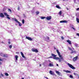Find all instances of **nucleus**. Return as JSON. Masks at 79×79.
<instances>
[{"label":"nucleus","mask_w":79,"mask_h":79,"mask_svg":"<svg viewBox=\"0 0 79 79\" xmlns=\"http://www.w3.org/2000/svg\"><path fill=\"white\" fill-rule=\"evenodd\" d=\"M77 76L78 77V79H79V75L78 74V75H77Z\"/></svg>","instance_id":"nucleus-47"},{"label":"nucleus","mask_w":79,"mask_h":79,"mask_svg":"<svg viewBox=\"0 0 79 79\" xmlns=\"http://www.w3.org/2000/svg\"><path fill=\"white\" fill-rule=\"evenodd\" d=\"M77 58H78V56H77L76 57H74L73 59V61H75L77 60Z\"/></svg>","instance_id":"nucleus-6"},{"label":"nucleus","mask_w":79,"mask_h":79,"mask_svg":"<svg viewBox=\"0 0 79 79\" xmlns=\"http://www.w3.org/2000/svg\"><path fill=\"white\" fill-rule=\"evenodd\" d=\"M0 61H3V60L0 58Z\"/></svg>","instance_id":"nucleus-50"},{"label":"nucleus","mask_w":79,"mask_h":79,"mask_svg":"<svg viewBox=\"0 0 79 79\" xmlns=\"http://www.w3.org/2000/svg\"><path fill=\"white\" fill-rule=\"evenodd\" d=\"M58 74V75H59V76H60V75H61V73L59 72Z\"/></svg>","instance_id":"nucleus-37"},{"label":"nucleus","mask_w":79,"mask_h":79,"mask_svg":"<svg viewBox=\"0 0 79 79\" xmlns=\"http://www.w3.org/2000/svg\"><path fill=\"white\" fill-rule=\"evenodd\" d=\"M20 53L23 58H26V57H25V56H24V54H23V52H21Z\"/></svg>","instance_id":"nucleus-9"},{"label":"nucleus","mask_w":79,"mask_h":79,"mask_svg":"<svg viewBox=\"0 0 79 79\" xmlns=\"http://www.w3.org/2000/svg\"><path fill=\"white\" fill-rule=\"evenodd\" d=\"M78 10H79V8H77L76 9L77 11H78Z\"/></svg>","instance_id":"nucleus-38"},{"label":"nucleus","mask_w":79,"mask_h":79,"mask_svg":"<svg viewBox=\"0 0 79 79\" xmlns=\"http://www.w3.org/2000/svg\"><path fill=\"white\" fill-rule=\"evenodd\" d=\"M56 73H57V74H58L60 72H59L58 71H56Z\"/></svg>","instance_id":"nucleus-36"},{"label":"nucleus","mask_w":79,"mask_h":79,"mask_svg":"<svg viewBox=\"0 0 79 79\" xmlns=\"http://www.w3.org/2000/svg\"><path fill=\"white\" fill-rule=\"evenodd\" d=\"M47 58L48 59V58H52V56H50L49 57H48Z\"/></svg>","instance_id":"nucleus-33"},{"label":"nucleus","mask_w":79,"mask_h":79,"mask_svg":"<svg viewBox=\"0 0 79 79\" xmlns=\"http://www.w3.org/2000/svg\"><path fill=\"white\" fill-rule=\"evenodd\" d=\"M22 23L23 24H24V19L22 20Z\"/></svg>","instance_id":"nucleus-28"},{"label":"nucleus","mask_w":79,"mask_h":79,"mask_svg":"<svg viewBox=\"0 0 79 79\" xmlns=\"http://www.w3.org/2000/svg\"><path fill=\"white\" fill-rule=\"evenodd\" d=\"M32 52H36V53H38V50L37 49H34V48H32Z\"/></svg>","instance_id":"nucleus-7"},{"label":"nucleus","mask_w":79,"mask_h":79,"mask_svg":"<svg viewBox=\"0 0 79 79\" xmlns=\"http://www.w3.org/2000/svg\"><path fill=\"white\" fill-rule=\"evenodd\" d=\"M8 44H11V42H10V41H9L8 42Z\"/></svg>","instance_id":"nucleus-41"},{"label":"nucleus","mask_w":79,"mask_h":79,"mask_svg":"<svg viewBox=\"0 0 79 79\" xmlns=\"http://www.w3.org/2000/svg\"><path fill=\"white\" fill-rule=\"evenodd\" d=\"M23 15L24 16V17H26V15H25V14H23Z\"/></svg>","instance_id":"nucleus-46"},{"label":"nucleus","mask_w":79,"mask_h":79,"mask_svg":"<svg viewBox=\"0 0 79 79\" xmlns=\"http://www.w3.org/2000/svg\"><path fill=\"white\" fill-rule=\"evenodd\" d=\"M72 29H73V30H75V28H74V27H72Z\"/></svg>","instance_id":"nucleus-42"},{"label":"nucleus","mask_w":79,"mask_h":79,"mask_svg":"<svg viewBox=\"0 0 79 79\" xmlns=\"http://www.w3.org/2000/svg\"><path fill=\"white\" fill-rule=\"evenodd\" d=\"M48 66H50V67H53L54 66L53 64L52 63H49Z\"/></svg>","instance_id":"nucleus-12"},{"label":"nucleus","mask_w":79,"mask_h":79,"mask_svg":"<svg viewBox=\"0 0 79 79\" xmlns=\"http://www.w3.org/2000/svg\"><path fill=\"white\" fill-rule=\"evenodd\" d=\"M69 49L70 50H71L72 51H73V50H72V49L70 47H68Z\"/></svg>","instance_id":"nucleus-26"},{"label":"nucleus","mask_w":79,"mask_h":79,"mask_svg":"<svg viewBox=\"0 0 79 79\" xmlns=\"http://www.w3.org/2000/svg\"><path fill=\"white\" fill-rule=\"evenodd\" d=\"M26 39H28V40H30V41H32V38H30L29 36H26Z\"/></svg>","instance_id":"nucleus-5"},{"label":"nucleus","mask_w":79,"mask_h":79,"mask_svg":"<svg viewBox=\"0 0 79 79\" xmlns=\"http://www.w3.org/2000/svg\"><path fill=\"white\" fill-rule=\"evenodd\" d=\"M18 10H19V7H18Z\"/></svg>","instance_id":"nucleus-44"},{"label":"nucleus","mask_w":79,"mask_h":79,"mask_svg":"<svg viewBox=\"0 0 79 79\" xmlns=\"http://www.w3.org/2000/svg\"><path fill=\"white\" fill-rule=\"evenodd\" d=\"M2 44H3V43H4V42L3 41H2L1 42Z\"/></svg>","instance_id":"nucleus-48"},{"label":"nucleus","mask_w":79,"mask_h":79,"mask_svg":"<svg viewBox=\"0 0 79 79\" xmlns=\"http://www.w3.org/2000/svg\"><path fill=\"white\" fill-rule=\"evenodd\" d=\"M48 24H52V23H50V22H48Z\"/></svg>","instance_id":"nucleus-45"},{"label":"nucleus","mask_w":79,"mask_h":79,"mask_svg":"<svg viewBox=\"0 0 79 79\" xmlns=\"http://www.w3.org/2000/svg\"><path fill=\"white\" fill-rule=\"evenodd\" d=\"M15 58L16 60L17 61L18 60V55H15Z\"/></svg>","instance_id":"nucleus-15"},{"label":"nucleus","mask_w":79,"mask_h":79,"mask_svg":"<svg viewBox=\"0 0 79 79\" xmlns=\"http://www.w3.org/2000/svg\"><path fill=\"white\" fill-rule=\"evenodd\" d=\"M64 0H63L64 1Z\"/></svg>","instance_id":"nucleus-57"},{"label":"nucleus","mask_w":79,"mask_h":79,"mask_svg":"<svg viewBox=\"0 0 79 79\" xmlns=\"http://www.w3.org/2000/svg\"><path fill=\"white\" fill-rule=\"evenodd\" d=\"M21 79H24V78H21Z\"/></svg>","instance_id":"nucleus-55"},{"label":"nucleus","mask_w":79,"mask_h":79,"mask_svg":"<svg viewBox=\"0 0 79 79\" xmlns=\"http://www.w3.org/2000/svg\"><path fill=\"white\" fill-rule=\"evenodd\" d=\"M8 11H10V12H11V10L10 9H8Z\"/></svg>","instance_id":"nucleus-30"},{"label":"nucleus","mask_w":79,"mask_h":79,"mask_svg":"<svg viewBox=\"0 0 79 79\" xmlns=\"http://www.w3.org/2000/svg\"><path fill=\"white\" fill-rule=\"evenodd\" d=\"M77 23H79V19H78V18H77Z\"/></svg>","instance_id":"nucleus-22"},{"label":"nucleus","mask_w":79,"mask_h":79,"mask_svg":"<svg viewBox=\"0 0 79 79\" xmlns=\"http://www.w3.org/2000/svg\"><path fill=\"white\" fill-rule=\"evenodd\" d=\"M1 76H2V77H3V76H4V75H3L2 74V73H1Z\"/></svg>","instance_id":"nucleus-34"},{"label":"nucleus","mask_w":79,"mask_h":79,"mask_svg":"<svg viewBox=\"0 0 79 79\" xmlns=\"http://www.w3.org/2000/svg\"><path fill=\"white\" fill-rule=\"evenodd\" d=\"M67 42H68V43H69V44L70 45H71L72 43H71V41L69 40H67Z\"/></svg>","instance_id":"nucleus-11"},{"label":"nucleus","mask_w":79,"mask_h":79,"mask_svg":"<svg viewBox=\"0 0 79 79\" xmlns=\"http://www.w3.org/2000/svg\"><path fill=\"white\" fill-rule=\"evenodd\" d=\"M6 18L8 19H10V17H7Z\"/></svg>","instance_id":"nucleus-35"},{"label":"nucleus","mask_w":79,"mask_h":79,"mask_svg":"<svg viewBox=\"0 0 79 79\" xmlns=\"http://www.w3.org/2000/svg\"><path fill=\"white\" fill-rule=\"evenodd\" d=\"M0 78H1V76H0Z\"/></svg>","instance_id":"nucleus-56"},{"label":"nucleus","mask_w":79,"mask_h":79,"mask_svg":"<svg viewBox=\"0 0 79 79\" xmlns=\"http://www.w3.org/2000/svg\"><path fill=\"white\" fill-rule=\"evenodd\" d=\"M72 51V52H71V54H72V53H76V51Z\"/></svg>","instance_id":"nucleus-16"},{"label":"nucleus","mask_w":79,"mask_h":79,"mask_svg":"<svg viewBox=\"0 0 79 79\" xmlns=\"http://www.w3.org/2000/svg\"><path fill=\"white\" fill-rule=\"evenodd\" d=\"M9 48H12V46H11V45H10L9 46Z\"/></svg>","instance_id":"nucleus-31"},{"label":"nucleus","mask_w":79,"mask_h":79,"mask_svg":"<svg viewBox=\"0 0 79 79\" xmlns=\"http://www.w3.org/2000/svg\"><path fill=\"white\" fill-rule=\"evenodd\" d=\"M40 64V66H41V64Z\"/></svg>","instance_id":"nucleus-54"},{"label":"nucleus","mask_w":79,"mask_h":79,"mask_svg":"<svg viewBox=\"0 0 79 79\" xmlns=\"http://www.w3.org/2000/svg\"><path fill=\"white\" fill-rule=\"evenodd\" d=\"M56 51L57 52V53L59 56L60 58L59 57H56V55H55L53 53L51 54V55L52 56H53V59H54V60H58L59 61V62H61V60H64V59L63 58V57L61 55V54H60V52H59V51H58V50L57 49L56 50Z\"/></svg>","instance_id":"nucleus-1"},{"label":"nucleus","mask_w":79,"mask_h":79,"mask_svg":"<svg viewBox=\"0 0 79 79\" xmlns=\"http://www.w3.org/2000/svg\"><path fill=\"white\" fill-rule=\"evenodd\" d=\"M49 73L51 74V75H54V73L52 72V71L51 70H50L49 72Z\"/></svg>","instance_id":"nucleus-14"},{"label":"nucleus","mask_w":79,"mask_h":79,"mask_svg":"<svg viewBox=\"0 0 79 79\" xmlns=\"http://www.w3.org/2000/svg\"><path fill=\"white\" fill-rule=\"evenodd\" d=\"M3 57H8V55L4 54Z\"/></svg>","instance_id":"nucleus-19"},{"label":"nucleus","mask_w":79,"mask_h":79,"mask_svg":"<svg viewBox=\"0 0 79 79\" xmlns=\"http://www.w3.org/2000/svg\"><path fill=\"white\" fill-rule=\"evenodd\" d=\"M74 74L75 75V76H77L78 75V74H77V73H74Z\"/></svg>","instance_id":"nucleus-27"},{"label":"nucleus","mask_w":79,"mask_h":79,"mask_svg":"<svg viewBox=\"0 0 79 79\" xmlns=\"http://www.w3.org/2000/svg\"><path fill=\"white\" fill-rule=\"evenodd\" d=\"M56 7L57 8H58V9H61V7L59 6L58 5H56Z\"/></svg>","instance_id":"nucleus-17"},{"label":"nucleus","mask_w":79,"mask_h":79,"mask_svg":"<svg viewBox=\"0 0 79 79\" xmlns=\"http://www.w3.org/2000/svg\"><path fill=\"white\" fill-rule=\"evenodd\" d=\"M2 64V62H0V65Z\"/></svg>","instance_id":"nucleus-49"},{"label":"nucleus","mask_w":79,"mask_h":79,"mask_svg":"<svg viewBox=\"0 0 79 79\" xmlns=\"http://www.w3.org/2000/svg\"><path fill=\"white\" fill-rule=\"evenodd\" d=\"M36 15H39V11H36Z\"/></svg>","instance_id":"nucleus-23"},{"label":"nucleus","mask_w":79,"mask_h":79,"mask_svg":"<svg viewBox=\"0 0 79 79\" xmlns=\"http://www.w3.org/2000/svg\"><path fill=\"white\" fill-rule=\"evenodd\" d=\"M12 19H13V20L14 21H15L17 22V23H18L20 26H22V24H21V23H20V22H19V21H18V20H17L15 18H13Z\"/></svg>","instance_id":"nucleus-2"},{"label":"nucleus","mask_w":79,"mask_h":79,"mask_svg":"<svg viewBox=\"0 0 79 79\" xmlns=\"http://www.w3.org/2000/svg\"><path fill=\"white\" fill-rule=\"evenodd\" d=\"M45 17H41V19H45Z\"/></svg>","instance_id":"nucleus-24"},{"label":"nucleus","mask_w":79,"mask_h":79,"mask_svg":"<svg viewBox=\"0 0 79 79\" xmlns=\"http://www.w3.org/2000/svg\"><path fill=\"white\" fill-rule=\"evenodd\" d=\"M70 78H71L72 79H73V76L72 75H70Z\"/></svg>","instance_id":"nucleus-25"},{"label":"nucleus","mask_w":79,"mask_h":79,"mask_svg":"<svg viewBox=\"0 0 79 79\" xmlns=\"http://www.w3.org/2000/svg\"><path fill=\"white\" fill-rule=\"evenodd\" d=\"M47 39H48V40H49V39H50L49 37L48 36H47Z\"/></svg>","instance_id":"nucleus-39"},{"label":"nucleus","mask_w":79,"mask_h":79,"mask_svg":"<svg viewBox=\"0 0 79 79\" xmlns=\"http://www.w3.org/2000/svg\"><path fill=\"white\" fill-rule=\"evenodd\" d=\"M61 39H62V40H64V38H63V36H61Z\"/></svg>","instance_id":"nucleus-32"},{"label":"nucleus","mask_w":79,"mask_h":79,"mask_svg":"<svg viewBox=\"0 0 79 79\" xmlns=\"http://www.w3.org/2000/svg\"><path fill=\"white\" fill-rule=\"evenodd\" d=\"M60 23H68V21L66 20H62V21H60Z\"/></svg>","instance_id":"nucleus-4"},{"label":"nucleus","mask_w":79,"mask_h":79,"mask_svg":"<svg viewBox=\"0 0 79 79\" xmlns=\"http://www.w3.org/2000/svg\"><path fill=\"white\" fill-rule=\"evenodd\" d=\"M77 35H78V36H79V33H77Z\"/></svg>","instance_id":"nucleus-43"},{"label":"nucleus","mask_w":79,"mask_h":79,"mask_svg":"<svg viewBox=\"0 0 79 79\" xmlns=\"http://www.w3.org/2000/svg\"><path fill=\"white\" fill-rule=\"evenodd\" d=\"M68 65H69V67L71 68L72 69H76V68L73 66L72 64H70L68 63L67 64Z\"/></svg>","instance_id":"nucleus-3"},{"label":"nucleus","mask_w":79,"mask_h":79,"mask_svg":"<svg viewBox=\"0 0 79 79\" xmlns=\"http://www.w3.org/2000/svg\"><path fill=\"white\" fill-rule=\"evenodd\" d=\"M4 16V15H3V13H0V17H1V18H3Z\"/></svg>","instance_id":"nucleus-10"},{"label":"nucleus","mask_w":79,"mask_h":79,"mask_svg":"<svg viewBox=\"0 0 79 79\" xmlns=\"http://www.w3.org/2000/svg\"><path fill=\"white\" fill-rule=\"evenodd\" d=\"M64 72H65V73H71V72L70 71L64 70Z\"/></svg>","instance_id":"nucleus-13"},{"label":"nucleus","mask_w":79,"mask_h":79,"mask_svg":"<svg viewBox=\"0 0 79 79\" xmlns=\"http://www.w3.org/2000/svg\"><path fill=\"white\" fill-rule=\"evenodd\" d=\"M45 77V78H46V79H48V77Z\"/></svg>","instance_id":"nucleus-40"},{"label":"nucleus","mask_w":79,"mask_h":79,"mask_svg":"<svg viewBox=\"0 0 79 79\" xmlns=\"http://www.w3.org/2000/svg\"><path fill=\"white\" fill-rule=\"evenodd\" d=\"M4 15L5 16H9V15H7V14L6 13H4Z\"/></svg>","instance_id":"nucleus-20"},{"label":"nucleus","mask_w":79,"mask_h":79,"mask_svg":"<svg viewBox=\"0 0 79 79\" xmlns=\"http://www.w3.org/2000/svg\"><path fill=\"white\" fill-rule=\"evenodd\" d=\"M5 74L6 76H9V74H8V73H5Z\"/></svg>","instance_id":"nucleus-21"},{"label":"nucleus","mask_w":79,"mask_h":79,"mask_svg":"<svg viewBox=\"0 0 79 79\" xmlns=\"http://www.w3.org/2000/svg\"><path fill=\"white\" fill-rule=\"evenodd\" d=\"M56 66H59L58 64H56Z\"/></svg>","instance_id":"nucleus-53"},{"label":"nucleus","mask_w":79,"mask_h":79,"mask_svg":"<svg viewBox=\"0 0 79 79\" xmlns=\"http://www.w3.org/2000/svg\"><path fill=\"white\" fill-rule=\"evenodd\" d=\"M59 15H60V16H61V14H62V11H61V10H60L59 13Z\"/></svg>","instance_id":"nucleus-18"},{"label":"nucleus","mask_w":79,"mask_h":79,"mask_svg":"<svg viewBox=\"0 0 79 79\" xmlns=\"http://www.w3.org/2000/svg\"><path fill=\"white\" fill-rule=\"evenodd\" d=\"M54 48L55 50H56V48H55V47H54Z\"/></svg>","instance_id":"nucleus-51"},{"label":"nucleus","mask_w":79,"mask_h":79,"mask_svg":"<svg viewBox=\"0 0 79 79\" xmlns=\"http://www.w3.org/2000/svg\"><path fill=\"white\" fill-rule=\"evenodd\" d=\"M0 55H1V56H3V57L4 55V54H1Z\"/></svg>","instance_id":"nucleus-29"},{"label":"nucleus","mask_w":79,"mask_h":79,"mask_svg":"<svg viewBox=\"0 0 79 79\" xmlns=\"http://www.w3.org/2000/svg\"><path fill=\"white\" fill-rule=\"evenodd\" d=\"M74 2H76V0H74Z\"/></svg>","instance_id":"nucleus-52"},{"label":"nucleus","mask_w":79,"mask_h":79,"mask_svg":"<svg viewBox=\"0 0 79 79\" xmlns=\"http://www.w3.org/2000/svg\"><path fill=\"white\" fill-rule=\"evenodd\" d=\"M46 18L47 20H50L52 19V16H49V17H47Z\"/></svg>","instance_id":"nucleus-8"}]
</instances>
